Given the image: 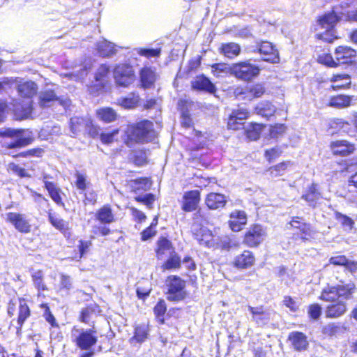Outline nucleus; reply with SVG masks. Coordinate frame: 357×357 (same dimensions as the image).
Listing matches in <instances>:
<instances>
[{
    "instance_id": "nucleus-22",
    "label": "nucleus",
    "mask_w": 357,
    "mask_h": 357,
    "mask_svg": "<svg viewBox=\"0 0 357 357\" xmlns=\"http://www.w3.org/2000/svg\"><path fill=\"white\" fill-rule=\"evenodd\" d=\"M158 79L156 69L152 66H144L139 71L140 88L149 89L153 88Z\"/></svg>"
},
{
    "instance_id": "nucleus-61",
    "label": "nucleus",
    "mask_w": 357,
    "mask_h": 357,
    "mask_svg": "<svg viewBox=\"0 0 357 357\" xmlns=\"http://www.w3.org/2000/svg\"><path fill=\"white\" fill-rule=\"evenodd\" d=\"M75 184L76 188L81 192L86 191L88 187L90 185V181L87 180L86 176L77 172L75 174Z\"/></svg>"
},
{
    "instance_id": "nucleus-36",
    "label": "nucleus",
    "mask_w": 357,
    "mask_h": 357,
    "mask_svg": "<svg viewBox=\"0 0 357 357\" xmlns=\"http://www.w3.org/2000/svg\"><path fill=\"white\" fill-rule=\"evenodd\" d=\"M257 114L267 119L273 116L276 112V107L271 101H261L254 108Z\"/></svg>"
},
{
    "instance_id": "nucleus-56",
    "label": "nucleus",
    "mask_w": 357,
    "mask_h": 357,
    "mask_svg": "<svg viewBox=\"0 0 357 357\" xmlns=\"http://www.w3.org/2000/svg\"><path fill=\"white\" fill-rule=\"evenodd\" d=\"M181 258L176 254L169 256L161 265L163 271L178 269L181 267Z\"/></svg>"
},
{
    "instance_id": "nucleus-18",
    "label": "nucleus",
    "mask_w": 357,
    "mask_h": 357,
    "mask_svg": "<svg viewBox=\"0 0 357 357\" xmlns=\"http://www.w3.org/2000/svg\"><path fill=\"white\" fill-rule=\"evenodd\" d=\"M201 202V192L199 190H190L185 192L181 201V208L185 213L195 211Z\"/></svg>"
},
{
    "instance_id": "nucleus-3",
    "label": "nucleus",
    "mask_w": 357,
    "mask_h": 357,
    "mask_svg": "<svg viewBox=\"0 0 357 357\" xmlns=\"http://www.w3.org/2000/svg\"><path fill=\"white\" fill-rule=\"evenodd\" d=\"M24 130L6 128L0 130V151L6 152L11 149H20L31 144L34 137L28 136L22 137Z\"/></svg>"
},
{
    "instance_id": "nucleus-52",
    "label": "nucleus",
    "mask_w": 357,
    "mask_h": 357,
    "mask_svg": "<svg viewBox=\"0 0 357 357\" xmlns=\"http://www.w3.org/2000/svg\"><path fill=\"white\" fill-rule=\"evenodd\" d=\"M349 126V122L343 119L333 118L330 119L328 124V129L331 130L333 134H335L342 130H344Z\"/></svg>"
},
{
    "instance_id": "nucleus-31",
    "label": "nucleus",
    "mask_w": 357,
    "mask_h": 357,
    "mask_svg": "<svg viewBox=\"0 0 357 357\" xmlns=\"http://www.w3.org/2000/svg\"><path fill=\"white\" fill-rule=\"evenodd\" d=\"M329 264L336 266H343L351 273L357 271V261H351L345 255L331 257L328 260Z\"/></svg>"
},
{
    "instance_id": "nucleus-26",
    "label": "nucleus",
    "mask_w": 357,
    "mask_h": 357,
    "mask_svg": "<svg viewBox=\"0 0 357 357\" xmlns=\"http://www.w3.org/2000/svg\"><path fill=\"white\" fill-rule=\"evenodd\" d=\"M227 221L229 228L234 232H239L243 230L248 223V215L243 210H234L229 215Z\"/></svg>"
},
{
    "instance_id": "nucleus-50",
    "label": "nucleus",
    "mask_w": 357,
    "mask_h": 357,
    "mask_svg": "<svg viewBox=\"0 0 357 357\" xmlns=\"http://www.w3.org/2000/svg\"><path fill=\"white\" fill-rule=\"evenodd\" d=\"M317 62L326 68H338V63H337L336 56H334L333 57L330 52L319 54L317 58Z\"/></svg>"
},
{
    "instance_id": "nucleus-6",
    "label": "nucleus",
    "mask_w": 357,
    "mask_h": 357,
    "mask_svg": "<svg viewBox=\"0 0 357 357\" xmlns=\"http://www.w3.org/2000/svg\"><path fill=\"white\" fill-rule=\"evenodd\" d=\"M288 225L289 229L293 231L292 238L299 240L303 243L312 241L317 232L310 223L305 222L301 216L291 217Z\"/></svg>"
},
{
    "instance_id": "nucleus-1",
    "label": "nucleus",
    "mask_w": 357,
    "mask_h": 357,
    "mask_svg": "<svg viewBox=\"0 0 357 357\" xmlns=\"http://www.w3.org/2000/svg\"><path fill=\"white\" fill-rule=\"evenodd\" d=\"M357 287L354 282L342 284H326L321 289L319 299L328 303L324 312L326 319H337L344 317L348 312L347 301L354 298Z\"/></svg>"
},
{
    "instance_id": "nucleus-7",
    "label": "nucleus",
    "mask_w": 357,
    "mask_h": 357,
    "mask_svg": "<svg viewBox=\"0 0 357 357\" xmlns=\"http://www.w3.org/2000/svg\"><path fill=\"white\" fill-rule=\"evenodd\" d=\"M260 70V68L252 64L250 60L234 63L229 67V73L236 79L244 82L253 80L259 75Z\"/></svg>"
},
{
    "instance_id": "nucleus-2",
    "label": "nucleus",
    "mask_w": 357,
    "mask_h": 357,
    "mask_svg": "<svg viewBox=\"0 0 357 357\" xmlns=\"http://www.w3.org/2000/svg\"><path fill=\"white\" fill-rule=\"evenodd\" d=\"M158 137L153 121L142 119L128 126L125 130L123 142L128 147L135 144H147Z\"/></svg>"
},
{
    "instance_id": "nucleus-23",
    "label": "nucleus",
    "mask_w": 357,
    "mask_h": 357,
    "mask_svg": "<svg viewBox=\"0 0 357 357\" xmlns=\"http://www.w3.org/2000/svg\"><path fill=\"white\" fill-rule=\"evenodd\" d=\"M50 177L47 174L43 176L44 188L47 190L48 196L57 206L64 207L65 203L63 199L64 193L56 183L47 180Z\"/></svg>"
},
{
    "instance_id": "nucleus-19",
    "label": "nucleus",
    "mask_w": 357,
    "mask_h": 357,
    "mask_svg": "<svg viewBox=\"0 0 357 357\" xmlns=\"http://www.w3.org/2000/svg\"><path fill=\"white\" fill-rule=\"evenodd\" d=\"M6 221L12 225L17 231L22 234H29L31 231V225L26 218L24 214L8 212L6 214Z\"/></svg>"
},
{
    "instance_id": "nucleus-25",
    "label": "nucleus",
    "mask_w": 357,
    "mask_h": 357,
    "mask_svg": "<svg viewBox=\"0 0 357 357\" xmlns=\"http://www.w3.org/2000/svg\"><path fill=\"white\" fill-rule=\"evenodd\" d=\"M17 91L20 98L22 100H28L29 110H32V98L37 94L38 86L33 81L20 82L17 86Z\"/></svg>"
},
{
    "instance_id": "nucleus-20",
    "label": "nucleus",
    "mask_w": 357,
    "mask_h": 357,
    "mask_svg": "<svg viewBox=\"0 0 357 357\" xmlns=\"http://www.w3.org/2000/svg\"><path fill=\"white\" fill-rule=\"evenodd\" d=\"M257 52L262 56V60L271 63L280 61L279 52L275 46L268 41H261L257 45Z\"/></svg>"
},
{
    "instance_id": "nucleus-40",
    "label": "nucleus",
    "mask_w": 357,
    "mask_h": 357,
    "mask_svg": "<svg viewBox=\"0 0 357 357\" xmlns=\"http://www.w3.org/2000/svg\"><path fill=\"white\" fill-rule=\"evenodd\" d=\"M47 218L50 223L64 236L70 235V227L68 222L62 218H56L50 211L47 212Z\"/></svg>"
},
{
    "instance_id": "nucleus-48",
    "label": "nucleus",
    "mask_w": 357,
    "mask_h": 357,
    "mask_svg": "<svg viewBox=\"0 0 357 357\" xmlns=\"http://www.w3.org/2000/svg\"><path fill=\"white\" fill-rule=\"evenodd\" d=\"M45 153V150L40 147H34L27 150L22 151L15 154L12 152L8 153L13 158H42Z\"/></svg>"
},
{
    "instance_id": "nucleus-43",
    "label": "nucleus",
    "mask_w": 357,
    "mask_h": 357,
    "mask_svg": "<svg viewBox=\"0 0 357 357\" xmlns=\"http://www.w3.org/2000/svg\"><path fill=\"white\" fill-rule=\"evenodd\" d=\"M219 51L225 56L229 59H234L241 54V49L240 45L237 43H227L221 45Z\"/></svg>"
},
{
    "instance_id": "nucleus-29",
    "label": "nucleus",
    "mask_w": 357,
    "mask_h": 357,
    "mask_svg": "<svg viewBox=\"0 0 357 357\" xmlns=\"http://www.w3.org/2000/svg\"><path fill=\"white\" fill-rule=\"evenodd\" d=\"M195 238L197 239L200 245L208 248H214L216 244L215 236L206 228L200 227L194 233Z\"/></svg>"
},
{
    "instance_id": "nucleus-32",
    "label": "nucleus",
    "mask_w": 357,
    "mask_h": 357,
    "mask_svg": "<svg viewBox=\"0 0 357 357\" xmlns=\"http://www.w3.org/2000/svg\"><path fill=\"white\" fill-rule=\"evenodd\" d=\"M353 100V96L346 94H337L332 96L328 102L327 103L328 107L334 108H346L351 105Z\"/></svg>"
},
{
    "instance_id": "nucleus-30",
    "label": "nucleus",
    "mask_w": 357,
    "mask_h": 357,
    "mask_svg": "<svg viewBox=\"0 0 357 357\" xmlns=\"http://www.w3.org/2000/svg\"><path fill=\"white\" fill-rule=\"evenodd\" d=\"M18 302L17 323L18 325L17 330H21L26 321L31 317V310L24 298H19Z\"/></svg>"
},
{
    "instance_id": "nucleus-10",
    "label": "nucleus",
    "mask_w": 357,
    "mask_h": 357,
    "mask_svg": "<svg viewBox=\"0 0 357 357\" xmlns=\"http://www.w3.org/2000/svg\"><path fill=\"white\" fill-rule=\"evenodd\" d=\"M113 77L116 85L123 88L129 87L136 80L135 69L128 63L115 65L113 69Z\"/></svg>"
},
{
    "instance_id": "nucleus-58",
    "label": "nucleus",
    "mask_w": 357,
    "mask_h": 357,
    "mask_svg": "<svg viewBox=\"0 0 357 357\" xmlns=\"http://www.w3.org/2000/svg\"><path fill=\"white\" fill-rule=\"evenodd\" d=\"M322 307L318 303H312L307 306V313L310 320L317 321L319 319L322 314Z\"/></svg>"
},
{
    "instance_id": "nucleus-42",
    "label": "nucleus",
    "mask_w": 357,
    "mask_h": 357,
    "mask_svg": "<svg viewBox=\"0 0 357 357\" xmlns=\"http://www.w3.org/2000/svg\"><path fill=\"white\" fill-rule=\"evenodd\" d=\"M140 101V98L137 92L132 91L128 96L121 97L118 99L117 104L125 109L136 107Z\"/></svg>"
},
{
    "instance_id": "nucleus-11",
    "label": "nucleus",
    "mask_w": 357,
    "mask_h": 357,
    "mask_svg": "<svg viewBox=\"0 0 357 357\" xmlns=\"http://www.w3.org/2000/svg\"><path fill=\"white\" fill-rule=\"evenodd\" d=\"M266 92L263 82H256L250 85L239 86L234 89V96L236 99L252 101L261 98Z\"/></svg>"
},
{
    "instance_id": "nucleus-44",
    "label": "nucleus",
    "mask_w": 357,
    "mask_h": 357,
    "mask_svg": "<svg viewBox=\"0 0 357 357\" xmlns=\"http://www.w3.org/2000/svg\"><path fill=\"white\" fill-rule=\"evenodd\" d=\"M129 160L136 167H142L149 163L146 151L144 149L132 150Z\"/></svg>"
},
{
    "instance_id": "nucleus-9",
    "label": "nucleus",
    "mask_w": 357,
    "mask_h": 357,
    "mask_svg": "<svg viewBox=\"0 0 357 357\" xmlns=\"http://www.w3.org/2000/svg\"><path fill=\"white\" fill-rule=\"evenodd\" d=\"M267 236L266 227L259 223H253L242 236V244L248 248L259 247Z\"/></svg>"
},
{
    "instance_id": "nucleus-15",
    "label": "nucleus",
    "mask_w": 357,
    "mask_h": 357,
    "mask_svg": "<svg viewBox=\"0 0 357 357\" xmlns=\"http://www.w3.org/2000/svg\"><path fill=\"white\" fill-rule=\"evenodd\" d=\"M102 309L99 304L91 301L83 307L79 312L77 320L82 324L94 326L95 321H91L93 317L100 316Z\"/></svg>"
},
{
    "instance_id": "nucleus-55",
    "label": "nucleus",
    "mask_w": 357,
    "mask_h": 357,
    "mask_svg": "<svg viewBox=\"0 0 357 357\" xmlns=\"http://www.w3.org/2000/svg\"><path fill=\"white\" fill-rule=\"evenodd\" d=\"M85 119L84 117L74 116L69 120V128L74 136L77 135L83 129Z\"/></svg>"
},
{
    "instance_id": "nucleus-8",
    "label": "nucleus",
    "mask_w": 357,
    "mask_h": 357,
    "mask_svg": "<svg viewBox=\"0 0 357 357\" xmlns=\"http://www.w3.org/2000/svg\"><path fill=\"white\" fill-rule=\"evenodd\" d=\"M73 331L77 332V334L72 335V341L80 350H90L98 343V337L94 326L87 329H77L76 326H73L72 332Z\"/></svg>"
},
{
    "instance_id": "nucleus-28",
    "label": "nucleus",
    "mask_w": 357,
    "mask_h": 357,
    "mask_svg": "<svg viewBox=\"0 0 357 357\" xmlns=\"http://www.w3.org/2000/svg\"><path fill=\"white\" fill-rule=\"evenodd\" d=\"M204 204L209 210H218L225 206L227 199L223 194L209 192L205 197Z\"/></svg>"
},
{
    "instance_id": "nucleus-37",
    "label": "nucleus",
    "mask_w": 357,
    "mask_h": 357,
    "mask_svg": "<svg viewBox=\"0 0 357 357\" xmlns=\"http://www.w3.org/2000/svg\"><path fill=\"white\" fill-rule=\"evenodd\" d=\"M151 184V180L148 177H139L128 182L130 191L135 193L147 190Z\"/></svg>"
},
{
    "instance_id": "nucleus-49",
    "label": "nucleus",
    "mask_w": 357,
    "mask_h": 357,
    "mask_svg": "<svg viewBox=\"0 0 357 357\" xmlns=\"http://www.w3.org/2000/svg\"><path fill=\"white\" fill-rule=\"evenodd\" d=\"M321 333L325 338H332L337 336L341 331L339 323L329 322L321 328Z\"/></svg>"
},
{
    "instance_id": "nucleus-17",
    "label": "nucleus",
    "mask_w": 357,
    "mask_h": 357,
    "mask_svg": "<svg viewBox=\"0 0 357 357\" xmlns=\"http://www.w3.org/2000/svg\"><path fill=\"white\" fill-rule=\"evenodd\" d=\"M256 264L255 253L248 249L243 250L236 255L232 261L231 266L238 271L248 270L253 267Z\"/></svg>"
},
{
    "instance_id": "nucleus-13",
    "label": "nucleus",
    "mask_w": 357,
    "mask_h": 357,
    "mask_svg": "<svg viewBox=\"0 0 357 357\" xmlns=\"http://www.w3.org/2000/svg\"><path fill=\"white\" fill-rule=\"evenodd\" d=\"M334 56H336L338 67L355 66L357 65V50L347 45H340L335 47Z\"/></svg>"
},
{
    "instance_id": "nucleus-21",
    "label": "nucleus",
    "mask_w": 357,
    "mask_h": 357,
    "mask_svg": "<svg viewBox=\"0 0 357 357\" xmlns=\"http://www.w3.org/2000/svg\"><path fill=\"white\" fill-rule=\"evenodd\" d=\"M301 198L304 200L308 206L315 208L322 199V194L320 187L317 183H310L304 190Z\"/></svg>"
},
{
    "instance_id": "nucleus-33",
    "label": "nucleus",
    "mask_w": 357,
    "mask_h": 357,
    "mask_svg": "<svg viewBox=\"0 0 357 357\" xmlns=\"http://www.w3.org/2000/svg\"><path fill=\"white\" fill-rule=\"evenodd\" d=\"M31 280L33 283L35 288L37 289V297L45 298L43 291H48L49 289L44 281V274L42 270H37L31 273Z\"/></svg>"
},
{
    "instance_id": "nucleus-47",
    "label": "nucleus",
    "mask_w": 357,
    "mask_h": 357,
    "mask_svg": "<svg viewBox=\"0 0 357 357\" xmlns=\"http://www.w3.org/2000/svg\"><path fill=\"white\" fill-rule=\"evenodd\" d=\"M174 249L172 243L167 238L160 236L157 241V247L155 248V255L158 259H162L166 252Z\"/></svg>"
},
{
    "instance_id": "nucleus-57",
    "label": "nucleus",
    "mask_w": 357,
    "mask_h": 357,
    "mask_svg": "<svg viewBox=\"0 0 357 357\" xmlns=\"http://www.w3.org/2000/svg\"><path fill=\"white\" fill-rule=\"evenodd\" d=\"M287 129L284 123H275L271 125L268 131V136L271 139H278L284 135Z\"/></svg>"
},
{
    "instance_id": "nucleus-24",
    "label": "nucleus",
    "mask_w": 357,
    "mask_h": 357,
    "mask_svg": "<svg viewBox=\"0 0 357 357\" xmlns=\"http://www.w3.org/2000/svg\"><path fill=\"white\" fill-rule=\"evenodd\" d=\"M191 89L197 91H202L210 94H214L217 88L212 81L204 74L196 75L190 82Z\"/></svg>"
},
{
    "instance_id": "nucleus-63",
    "label": "nucleus",
    "mask_w": 357,
    "mask_h": 357,
    "mask_svg": "<svg viewBox=\"0 0 357 357\" xmlns=\"http://www.w3.org/2000/svg\"><path fill=\"white\" fill-rule=\"evenodd\" d=\"M335 219L340 222L343 227H347L351 230L354 227V221L347 215L342 214L340 212L335 213Z\"/></svg>"
},
{
    "instance_id": "nucleus-35",
    "label": "nucleus",
    "mask_w": 357,
    "mask_h": 357,
    "mask_svg": "<svg viewBox=\"0 0 357 357\" xmlns=\"http://www.w3.org/2000/svg\"><path fill=\"white\" fill-rule=\"evenodd\" d=\"M252 319L257 324L265 325L270 319L269 313L267 312L263 305L252 307L248 306Z\"/></svg>"
},
{
    "instance_id": "nucleus-51",
    "label": "nucleus",
    "mask_w": 357,
    "mask_h": 357,
    "mask_svg": "<svg viewBox=\"0 0 357 357\" xmlns=\"http://www.w3.org/2000/svg\"><path fill=\"white\" fill-rule=\"evenodd\" d=\"M39 307L43 310V317L45 320L50 324L51 328H59L58 324L54 315L51 312L50 305L47 303H42L39 305Z\"/></svg>"
},
{
    "instance_id": "nucleus-62",
    "label": "nucleus",
    "mask_w": 357,
    "mask_h": 357,
    "mask_svg": "<svg viewBox=\"0 0 357 357\" xmlns=\"http://www.w3.org/2000/svg\"><path fill=\"white\" fill-rule=\"evenodd\" d=\"M137 53L142 56L150 59L152 57H158L161 54L160 48H145L140 47L137 50Z\"/></svg>"
},
{
    "instance_id": "nucleus-39",
    "label": "nucleus",
    "mask_w": 357,
    "mask_h": 357,
    "mask_svg": "<svg viewBox=\"0 0 357 357\" xmlns=\"http://www.w3.org/2000/svg\"><path fill=\"white\" fill-rule=\"evenodd\" d=\"M265 125L257 122H250L246 128H244V134L250 141H257L260 138L261 131Z\"/></svg>"
},
{
    "instance_id": "nucleus-45",
    "label": "nucleus",
    "mask_w": 357,
    "mask_h": 357,
    "mask_svg": "<svg viewBox=\"0 0 357 357\" xmlns=\"http://www.w3.org/2000/svg\"><path fill=\"white\" fill-rule=\"evenodd\" d=\"M167 305L163 298H160L153 308L156 322L160 325L165 323V315L167 312Z\"/></svg>"
},
{
    "instance_id": "nucleus-27",
    "label": "nucleus",
    "mask_w": 357,
    "mask_h": 357,
    "mask_svg": "<svg viewBox=\"0 0 357 357\" xmlns=\"http://www.w3.org/2000/svg\"><path fill=\"white\" fill-rule=\"evenodd\" d=\"M287 341L293 349L298 352L306 351L309 347L307 335L301 331H292L289 333Z\"/></svg>"
},
{
    "instance_id": "nucleus-41",
    "label": "nucleus",
    "mask_w": 357,
    "mask_h": 357,
    "mask_svg": "<svg viewBox=\"0 0 357 357\" xmlns=\"http://www.w3.org/2000/svg\"><path fill=\"white\" fill-rule=\"evenodd\" d=\"M149 326L146 324H142L135 326L133 335L129 340L130 343H142L148 337Z\"/></svg>"
},
{
    "instance_id": "nucleus-5",
    "label": "nucleus",
    "mask_w": 357,
    "mask_h": 357,
    "mask_svg": "<svg viewBox=\"0 0 357 357\" xmlns=\"http://www.w3.org/2000/svg\"><path fill=\"white\" fill-rule=\"evenodd\" d=\"M166 298L172 303H180L189 298L186 281L176 275H169L165 279Z\"/></svg>"
},
{
    "instance_id": "nucleus-59",
    "label": "nucleus",
    "mask_w": 357,
    "mask_h": 357,
    "mask_svg": "<svg viewBox=\"0 0 357 357\" xmlns=\"http://www.w3.org/2000/svg\"><path fill=\"white\" fill-rule=\"evenodd\" d=\"M59 100V97L53 90L44 91L39 98V105L41 107H47L50 102Z\"/></svg>"
},
{
    "instance_id": "nucleus-46",
    "label": "nucleus",
    "mask_w": 357,
    "mask_h": 357,
    "mask_svg": "<svg viewBox=\"0 0 357 357\" xmlns=\"http://www.w3.org/2000/svg\"><path fill=\"white\" fill-rule=\"evenodd\" d=\"M96 116L104 123H111L117 119L116 111L109 107H101L96 110Z\"/></svg>"
},
{
    "instance_id": "nucleus-60",
    "label": "nucleus",
    "mask_w": 357,
    "mask_h": 357,
    "mask_svg": "<svg viewBox=\"0 0 357 357\" xmlns=\"http://www.w3.org/2000/svg\"><path fill=\"white\" fill-rule=\"evenodd\" d=\"M155 199V195L151 192L147 193L143 196L138 195L134 197V200L136 202L145 205L148 209H152L153 208V204Z\"/></svg>"
},
{
    "instance_id": "nucleus-38",
    "label": "nucleus",
    "mask_w": 357,
    "mask_h": 357,
    "mask_svg": "<svg viewBox=\"0 0 357 357\" xmlns=\"http://www.w3.org/2000/svg\"><path fill=\"white\" fill-rule=\"evenodd\" d=\"M292 165L293 162L291 160H282L268 167L266 172L271 177H280L283 176Z\"/></svg>"
},
{
    "instance_id": "nucleus-34",
    "label": "nucleus",
    "mask_w": 357,
    "mask_h": 357,
    "mask_svg": "<svg viewBox=\"0 0 357 357\" xmlns=\"http://www.w3.org/2000/svg\"><path fill=\"white\" fill-rule=\"evenodd\" d=\"M96 47L98 54L102 58H109L116 53L115 45L107 40L98 42Z\"/></svg>"
},
{
    "instance_id": "nucleus-64",
    "label": "nucleus",
    "mask_w": 357,
    "mask_h": 357,
    "mask_svg": "<svg viewBox=\"0 0 357 357\" xmlns=\"http://www.w3.org/2000/svg\"><path fill=\"white\" fill-rule=\"evenodd\" d=\"M211 67V73L215 77H220L221 74L229 72L227 63L224 62L213 63Z\"/></svg>"
},
{
    "instance_id": "nucleus-14",
    "label": "nucleus",
    "mask_w": 357,
    "mask_h": 357,
    "mask_svg": "<svg viewBox=\"0 0 357 357\" xmlns=\"http://www.w3.org/2000/svg\"><path fill=\"white\" fill-rule=\"evenodd\" d=\"M250 116V111L246 108H238L231 111L227 119L226 126L229 130L238 131L245 128L244 120Z\"/></svg>"
},
{
    "instance_id": "nucleus-4",
    "label": "nucleus",
    "mask_w": 357,
    "mask_h": 357,
    "mask_svg": "<svg viewBox=\"0 0 357 357\" xmlns=\"http://www.w3.org/2000/svg\"><path fill=\"white\" fill-rule=\"evenodd\" d=\"M94 218L100 224L92 227V233L95 236H105L112 233L109 225L114 222L116 218L109 204H105L98 208L95 212Z\"/></svg>"
},
{
    "instance_id": "nucleus-16",
    "label": "nucleus",
    "mask_w": 357,
    "mask_h": 357,
    "mask_svg": "<svg viewBox=\"0 0 357 357\" xmlns=\"http://www.w3.org/2000/svg\"><path fill=\"white\" fill-rule=\"evenodd\" d=\"M342 12H337L333 6L329 11L317 16V24L321 29H335L337 24L342 20Z\"/></svg>"
},
{
    "instance_id": "nucleus-54",
    "label": "nucleus",
    "mask_w": 357,
    "mask_h": 357,
    "mask_svg": "<svg viewBox=\"0 0 357 357\" xmlns=\"http://www.w3.org/2000/svg\"><path fill=\"white\" fill-rule=\"evenodd\" d=\"M322 33H317L314 38L317 40H321L328 44H332L337 40L339 37L335 33V29H325Z\"/></svg>"
},
{
    "instance_id": "nucleus-12",
    "label": "nucleus",
    "mask_w": 357,
    "mask_h": 357,
    "mask_svg": "<svg viewBox=\"0 0 357 357\" xmlns=\"http://www.w3.org/2000/svg\"><path fill=\"white\" fill-rule=\"evenodd\" d=\"M331 154L334 158H345L354 155L356 150V144L347 139H335L328 144Z\"/></svg>"
},
{
    "instance_id": "nucleus-53",
    "label": "nucleus",
    "mask_w": 357,
    "mask_h": 357,
    "mask_svg": "<svg viewBox=\"0 0 357 357\" xmlns=\"http://www.w3.org/2000/svg\"><path fill=\"white\" fill-rule=\"evenodd\" d=\"M282 147L277 145L265 149L264 152V157L266 161L268 164H271L280 158L282 155Z\"/></svg>"
}]
</instances>
